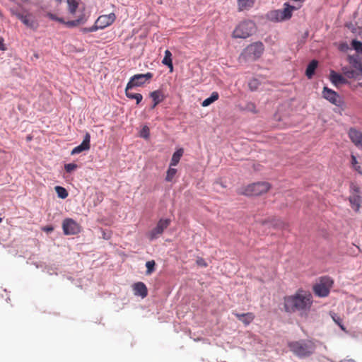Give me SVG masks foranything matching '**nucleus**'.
<instances>
[{"instance_id": "nucleus-43", "label": "nucleus", "mask_w": 362, "mask_h": 362, "mask_svg": "<svg viewBox=\"0 0 362 362\" xmlns=\"http://www.w3.org/2000/svg\"><path fill=\"white\" fill-rule=\"evenodd\" d=\"M42 230H43L44 231H45V232L49 233V232L52 231V230H54V228H53V227H52V226H45V227H44V228H43V229H42Z\"/></svg>"}, {"instance_id": "nucleus-24", "label": "nucleus", "mask_w": 362, "mask_h": 362, "mask_svg": "<svg viewBox=\"0 0 362 362\" xmlns=\"http://www.w3.org/2000/svg\"><path fill=\"white\" fill-rule=\"evenodd\" d=\"M164 65H166L170 69V72L173 71V65L172 62V53L168 50L165 51V56L162 61Z\"/></svg>"}, {"instance_id": "nucleus-3", "label": "nucleus", "mask_w": 362, "mask_h": 362, "mask_svg": "<svg viewBox=\"0 0 362 362\" xmlns=\"http://www.w3.org/2000/svg\"><path fill=\"white\" fill-rule=\"evenodd\" d=\"M271 188V185L267 182H258L248 185L243 189L240 194L245 196H260L267 193Z\"/></svg>"}, {"instance_id": "nucleus-47", "label": "nucleus", "mask_w": 362, "mask_h": 362, "mask_svg": "<svg viewBox=\"0 0 362 362\" xmlns=\"http://www.w3.org/2000/svg\"><path fill=\"white\" fill-rule=\"evenodd\" d=\"M153 103L152 104V106H151V109H154L158 105H156L154 102H153Z\"/></svg>"}, {"instance_id": "nucleus-22", "label": "nucleus", "mask_w": 362, "mask_h": 362, "mask_svg": "<svg viewBox=\"0 0 362 362\" xmlns=\"http://www.w3.org/2000/svg\"><path fill=\"white\" fill-rule=\"evenodd\" d=\"M329 78L332 83L335 86L344 83L346 82L344 78L341 75L336 73L334 71H331Z\"/></svg>"}, {"instance_id": "nucleus-7", "label": "nucleus", "mask_w": 362, "mask_h": 362, "mask_svg": "<svg viewBox=\"0 0 362 362\" xmlns=\"http://www.w3.org/2000/svg\"><path fill=\"white\" fill-rule=\"evenodd\" d=\"M333 281L328 276L321 277L317 283L313 286V291L318 297H326L329 295Z\"/></svg>"}, {"instance_id": "nucleus-15", "label": "nucleus", "mask_w": 362, "mask_h": 362, "mask_svg": "<svg viewBox=\"0 0 362 362\" xmlns=\"http://www.w3.org/2000/svg\"><path fill=\"white\" fill-rule=\"evenodd\" d=\"M90 135L89 133H86L82 143L78 146L75 147L72 151L71 155L78 154L83 151L89 150L90 148Z\"/></svg>"}, {"instance_id": "nucleus-29", "label": "nucleus", "mask_w": 362, "mask_h": 362, "mask_svg": "<svg viewBox=\"0 0 362 362\" xmlns=\"http://www.w3.org/2000/svg\"><path fill=\"white\" fill-rule=\"evenodd\" d=\"M261 85V82L257 78H252L248 83V87L251 91L257 90Z\"/></svg>"}, {"instance_id": "nucleus-31", "label": "nucleus", "mask_w": 362, "mask_h": 362, "mask_svg": "<svg viewBox=\"0 0 362 362\" xmlns=\"http://www.w3.org/2000/svg\"><path fill=\"white\" fill-rule=\"evenodd\" d=\"M269 16L272 21H284V17L280 11V10H276V11H272L269 14Z\"/></svg>"}, {"instance_id": "nucleus-20", "label": "nucleus", "mask_w": 362, "mask_h": 362, "mask_svg": "<svg viewBox=\"0 0 362 362\" xmlns=\"http://www.w3.org/2000/svg\"><path fill=\"white\" fill-rule=\"evenodd\" d=\"M255 0H238V11L248 10L255 4Z\"/></svg>"}, {"instance_id": "nucleus-28", "label": "nucleus", "mask_w": 362, "mask_h": 362, "mask_svg": "<svg viewBox=\"0 0 362 362\" xmlns=\"http://www.w3.org/2000/svg\"><path fill=\"white\" fill-rule=\"evenodd\" d=\"M219 98V95L218 92H213L211 96L208 98H206L202 103L203 107H207L216 100H217Z\"/></svg>"}, {"instance_id": "nucleus-25", "label": "nucleus", "mask_w": 362, "mask_h": 362, "mask_svg": "<svg viewBox=\"0 0 362 362\" xmlns=\"http://www.w3.org/2000/svg\"><path fill=\"white\" fill-rule=\"evenodd\" d=\"M317 64L318 62L316 60H313L309 63L305 71V74L308 78H311L314 75Z\"/></svg>"}, {"instance_id": "nucleus-23", "label": "nucleus", "mask_w": 362, "mask_h": 362, "mask_svg": "<svg viewBox=\"0 0 362 362\" xmlns=\"http://www.w3.org/2000/svg\"><path fill=\"white\" fill-rule=\"evenodd\" d=\"M150 97L156 105H158L165 99V96L160 90H156L150 93Z\"/></svg>"}, {"instance_id": "nucleus-35", "label": "nucleus", "mask_w": 362, "mask_h": 362, "mask_svg": "<svg viewBox=\"0 0 362 362\" xmlns=\"http://www.w3.org/2000/svg\"><path fill=\"white\" fill-rule=\"evenodd\" d=\"M171 167L172 166L170 165V168L166 173L165 180L167 182H171L177 173V170Z\"/></svg>"}, {"instance_id": "nucleus-19", "label": "nucleus", "mask_w": 362, "mask_h": 362, "mask_svg": "<svg viewBox=\"0 0 362 362\" xmlns=\"http://www.w3.org/2000/svg\"><path fill=\"white\" fill-rule=\"evenodd\" d=\"M67 11L69 14L74 16L76 11L81 7V0H67Z\"/></svg>"}, {"instance_id": "nucleus-13", "label": "nucleus", "mask_w": 362, "mask_h": 362, "mask_svg": "<svg viewBox=\"0 0 362 362\" xmlns=\"http://www.w3.org/2000/svg\"><path fill=\"white\" fill-rule=\"evenodd\" d=\"M116 20V16L114 13L107 15L100 16L96 21L99 24L100 29H104L107 26L112 25Z\"/></svg>"}, {"instance_id": "nucleus-38", "label": "nucleus", "mask_w": 362, "mask_h": 362, "mask_svg": "<svg viewBox=\"0 0 362 362\" xmlns=\"http://www.w3.org/2000/svg\"><path fill=\"white\" fill-rule=\"evenodd\" d=\"M246 109L249 111H251L254 113H257V109H256V106L253 103H248L247 105H246Z\"/></svg>"}, {"instance_id": "nucleus-33", "label": "nucleus", "mask_w": 362, "mask_h": 362, "mask_svg": "<svg viewBox=\"0 0 362 362\" xmlns=\"http://www.w3.org/2000/svg\"><path fill=\"white\" fill-rule=\"evenodd\" d=\"M351 167L358 173H362L361 170V166L358 165L356 157L354 155H351Z\"/></svg>"}, {"instance_id": "nucleus-26", "label": "nucleus", "mask_w": 362, "mask_h": 362, "mask_svg": "<svg viewBox=\"0 0 362 362\" xmlns=\"http://www.w3.org/2000/svg\"><path fill=\"white\" fill-rule=\"evenodd\" d=\"M182 154H183V149L182 148H180V149L177 150L173 154L170 165V166H175V165H177L178 164L181 157L182 156Z\"/></svg>"}, {"instance_id": "nucleus-11", "label": "nucleus", "mask_w": 362, "mask_h": 362, "mask_svg": "<svg viewBox=\"0 0 362 362\" xmlns=\"http://www.w3.org/2000/svg\"><path fill=\"white\" fill-rule=\"evenodd\" d=\"M153 76V74L151 72H147L146 74H139L134 75L129 82L127 83V89H131L133 87L136 86H143L147 81H150Z\"/></svg>"}, {"instance_id": "nucleus-14", "label": "nucleus", "mask_w": 362, "mask_h": 362, "mask_svg": "<svg viewBox=\"0 0 362 362\" xmlns=\"http://www.w3.org/2000/svg\"><path fill=\"white\" fill-rule=\"evenodd\" d=\"M322 95L326 100L335 105H338L340 103L338 93L327 87L323 88Z\"/></svg>"}, {"instance_id": "nucleus-40", "label": "nucleus", "mask_w": 362, "mask_h": 362, "mask_svg": "<svg viewBox=\"0 0 362 362\" xmlns=\"http://www.w3.org/2000/svg\"><path fill=\"white\" fill-rule=\"evenodd\" d=\"M344 73L349 78H355L356 77V72L354 70L346 71V69H344Z\"/></svg>"}, {"instance_id": "nucleus-21", "label": "nucleus", "mask_w": 362, "mask_h": 362, "mask_svg": "<svg viewBox=\"0 0 362 362\" xmlns=\"http://www.w3.org/2000/svg\"><path fill=\"white\" fill-rule=\"evenodd\" d=\"M284 8L282 10H280L284 21L290 19L292 16V13L293 11L296 9V7L291 6L288 4H284Z\"/></svg>"}, {"instance_id": "nucleus-30", "label": "nucleus", "mask_w": 362, "mask_h": 362, "mask_svg": "<svg viewBox=\"0 0 362 362\" xmlns=\"http://www.w3.org/2000/svg\"><path fill=\"white\" fill-rule=\"evenodd\" d=\"M54 189L58 197L61 199H66L69 195L66 189L63 187L56 186Z\"/></svg>"}, {"instance_id": "nucleus-46", "label": "nucleus", "mask_w": 362, "mask_h": 362, "mask_svg": "<svg viewBox=\"0 0 362 362\" xmlns=\"http://www.w3.org/2000/svg\"><path fill=\"white\" fill-rule=\"evenodd\" d=\"M81 31L83 33H90V31L89 30V28H83Z\"/></svg>"}, {"instance_id": "nucleus-16", "label": "nucleus", "mask_w": 362, "mask_h": 362, "mask_svg": "<svg viewBox=\"0 0 362 362\" xmlns=\"http://www.w3.org/2000/svg\"><path fill=\"white\" fill-rule=\"evenodd\" d=\"M348 134L349 139L355 146L362 149V132L356 129L351 128Z\"/></svg>"}, {"instance_id": "nucleus-34", "label": "nucleus", "mask_w": 362, "mask_h": 362, "mask_svg": "<svg viewBox=\"0 0 362 362\" xmlns=\"http://www.w3.org/2000/svg\"><path fill=\"white\" fill-rule=\"evenodd\" d=\"M155 266H156V262L154 260H151V261L146 262V267L147 269H146V274L147 275L151 274L155 271Z\"/></svg>"}, {"instance_id": "nucleus-17", "label": "nucleus", "mask_w": 362, "mask_h": 362, "mask_svg": "<svg viewBox=\"0 0 362 362\" xmlns=\"http://www.w3.org/2000/svg\"><path fill=\"white\" fill-rule=\"evenodd\" d=\"M133 289L134 294L145 298L148 295V289L143 282H137L134 284Z\"/></svg>"}, {"instance_id": "nucleus-8", "label": "nucleus", "mask_w": 362, "mask_h": 362, "mask_svg": "<svg viewBox=\"0 0 362 362\" xmlns=\"http://www.w3.org/2000/svg\"><path fill=\"white\" fill-rule=\"evenodd\" d=\"M351 195L349 198L351 208L358 211L362 202V197L361 196L360 187L355 183L352 182L350 185Z\"/></svg>"}, {"instance_id": "nucleus-41", "label": "nucleus", "mask_w": 362, "mask_h": 362, "mask_svg": "<svg viewBox=\"0 0 362 362\" xmlns=\"http://www.w3.org/2000/svg\"><path fill=\"white\" fill-rule=\"evenodd\" d=\"M99 26H100L99 24L97 23V21H95L94 25L91 27H89V30L90 31V33L95 32L98 30L100 29V27H99Z\"/></svg>"}, {"instance_id": "nucleus-2", "label": "nucleus", "mask_w": 362, "mask_h": 362, "mask_svg": "<svg viewBox=\"0 0 362 362\" xmlns=\"http://www.w3.org/2000/svg\"><path fill=\"white\" fill-rule=\"evenodd\" d=\"M291 351L299 358L311 356L315 351V344L310 340H299L289 342L288 344Z\"/></svg>"}, {"instance_id": "nucleus-18", "label": "nucleus", "mask_w": 362, "mask_h": 362, "mask_svg": "<svg viewBox=\"0 0 362 362\" xmlns=\"http://www.w3.org/2000/svg\"><path fill=\"white\" fill-rule=\"evenodd\" d=\"M233 314L241 321L244 325H248L250 324L255 319V315L252 313H233Z\"/></svg>"}, {"instance_id": "nucleus-45", "label": "nucleus", "mask_w": 362, "mask_h": 362, "mask_svg": "<svg viewBox=\"0 0 362 362\" xmlns=\"http://www.w3.org/2000/svg\"><path fill=\"white\" fill-rule=\"evenodd\" d=\"M57 22H59V23H62V24H64V25H66V23H67V21H64V18H59V17H58V18L57 19Z\"/></svg>"}, {"instance_id": "nucleus-10", "label": "nucleus", "mask_w": 362, "mask_h": 362, "mask_svg": "<svg viewBox=\"0 0 362 362\" xmlns=\"http://www.w3.org/2000/svg\"><path fill=\"white\" fill-rule=\"evenodd\" d=\"M62 229L64 235H76L81 230V226L71 218H65L62 222Z\"/></svg>"}, {"instance_id": "nucleus-36", "label": "nucleus", "mask_w": 362, "mask_h": 362, "mask_svg": "<svg viewBox=\"0 0 362 362\" xmlns=\"http://www.w3.org/2000/svg\"><path fill=\"white\" fill-rule=\"evenodd\" d=\"M354 49L360 53H362V42L356 40H354L351 43Z\"/></svg>"}, {"instance_id": "nucleus-44", "label": "nucleus", "mask_w": 362, "mask_h": 362, "mask_svg": "<svg viewBox=\"0 0 362 362\" xmlns=\"http://www.w3.org/2000/svg\"><path fill=\"white\" fill-rule=\"evenodd\" d=\"M4 40L2 37H0V50H4Z\"/></svg>"}, {"instance_id": "nucleus-6", "label": "nucleus", "mask_w": 362, "mask_h": 362, "mask_svg": "<svg viewBox=\"0 0 362 362\" xmlns=\"http://www.w3.org/2000/svg\"><path fill=\"white\" fill-rule=\"evenodd\" d=\"M90 13L86 10V6L82 4L81 7L76 11V14L73 16L74 19L67 21L66 26L67 28H75L84 25L90 18Z\"/></svg>"}, {"instance_id": "nucleus-37", "label": "nucleus", "mask_w": 362, "mask_h": 362, "mask_svg": "<svg viewBox=\"0 0 362 362\" xmlns=\"http://www.w3.org/2000/svg\"><path fill=\"white\" fill-rule=\"evenodd\" d=\"M78 168V165L75 163H68L66 164L64 166L65 170L67 173H71L72 171L75 170Z\"/></svg>"}, {"instance_id": "nucleus-5", "label": "nucleus", "mask_w": 362, "mask_h": 362, "mask_svg": "<svg viewBox=\"0 0 362 362\" xmlns=\"http://www.w3.org/2000/svg\"><path fill=\"white\" fill-rule=\"evenodd\" d=\"M12 16H16L28 28L35 30L38 23L35 17L30 13L25 11H19L14 8L11 9Z\"/></svg>"}, {"instance_id": "nucleus-12", "label": "nucleus", "mask_w": 362, "mask_h": 362, "mask_svg": "<svg viewBox=\"0 0 362 362\" xmlns=\"http://www.w3.org/2000/svg\"><path fill=\"white\" fill-rule=\"evenodd\" d=\"M170 223V221L169 219H160L156 226L151 231L149 234L150 240H153L162 234L163 230L168 227Z\"/></svg>"}, {"instance_id": "nucleus-4", "label": "nucleus", "mask_w": 362, "mask_h": 362, "mask_svg": "<svg viewBox=\"0 0 362 362\" xmlns=\"http://www.w3.org/2000/svg\"><path fill=\"white\" fill-rule=\"evenodd\" d=\"M255 29V23L250 21L240 23L234 29L232 37L233 38L245 39L250 37Z\"/></svg>"}, {"instance_id": "nucleus-42", "label": "nucleus", "mask_w": 362, "mask_h": 362, "mask_svg": "<svg viewBox=\"0 0 362 362\" xmlns=\"http://www.w3.org/2000/svg\"><path fill=\"white\" fill-rule=\"evenodd\" d=\"M47 16L53 20V21H57V19L58 18V17L55 15V14H53V13H47Z\"/></svg>"}, {"instance_id": "nucleus-39", "label": "nucleus", "mask_w": 362, "mask_h": 362, "mask_svg": "<svg viewBox=\"0 0 362 362\" xmlns=\"http://www.w3.org/2000/svg\"><path fill=\"white\" fill-rule=\"evenodd\" d=\"M149 136V129L147 127H144L141 132V136L148 138Z\"/></svg>"}, {"instance_id": "nucleus-32", "label": "nucleus", "mask_w": 362, "mask_h": 362, "mask_svg": "<svg viewBox=\"0 0 362 362\" xmlns=\"http://www.w3.org/2000/svg\"><path fill=\"white\" fill-rule=\"evenodd\" d=\"M331 317L332 318V320H334V322L339 326V327L341 328V330L343 331H346V328L344 326V325L342 324V319L339 316L337 315L336 313H331Z\"/></svg>"}, {"instance_id": "nucleus-9", "label": "nucleus", "mask_w": 362, "mask_h": 362, "mask_svg": "<svg viewBox=\"0 0 362 362\" xmlns=\"http://www.w3.org/2000/svg\"><path fill=\"white\" fill-rule=\"evenodd\" d=\"M264 49V45L261 42H256L248 45L242 55H245V57L250 58L253 60L258 59Z\"/></svg>"}, {"instance_id": "nucleus-1", "label": "nucleus", "mask_w": 362, "mask_h": 362, "mask_svg": "<svg viewBox=\"0 0 362 362\" xmlns=\"http://www.w3.org/2000/svg\"><path fill=\"white\" fill-rule=\"evenodd\" d=\"M313 303L312 294L303 289H298L292 295L284 298V308L288 313H298L300 316L307 315Z\"/></svg>"}, {"instance_id": "nucleus-48", "label": "nucleus", "mask_w": 362, "mask_h": 362, "mask_svg": "<svg viewBox=\"0 0 362 362\" xmlns=\"http://www.w3.org/2000/svg\"><path fill=\"white\" fill-rule=\"evenodd\" d=\"M1 221H2V218H0V223H1Z\"/></svg>"}, {"instance_id": "nucleus-27", "label": "nucleus", "mask_w": 362, "mask_h": 362, "mask_svg": "<svg viewBox=\"0 0 362 362\" xmlns=\"http://www.w3.org/2000/svg\"><path fill=\"white\" fill-rule=\"evenodd\" d=\"M125 94L128 98L136 100L137 105L139 104L143 99V96L141 94L133 93L130 92L129 89H127V86H126V88H125Z\"/></svg>"}]
</instances>
